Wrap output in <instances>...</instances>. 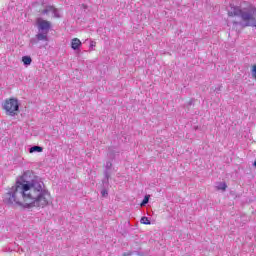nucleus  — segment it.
Here are the masks:
<instances>
[{
	"mask_svg": "<svg viewBox=\"0 0 256 256\" xmlns=\"http://www.w3.org/2000/svg\"><path fill=\"white\" fill-rule=\"evenodd\" d=\"M51 194L43 189V181L31 170L24 172L22 182H16L9 192L4 195V203L9 205H21L31 209L40 207L43 209L49 205Z\"/></svg>",
	"mask_w": 256,
	"mask_h": 256,
	"instance_id": "nucleus-1",
	"label": "nucleus"
},
{
	"mask_svg": "<svg viewBox=\"0 0 256 256\" xmlns=\"http://www.w3.org/2000/svg\"><path fill=\"white\" fill-rule=\"evenodd\" d=\"M241 19L244 27H256V8L253 6L244 8Z\"/></svg>",
	"mask_w": 256,
	"mask_h": 256,
	"instance_id": "nucleus-2",
	"label": "nucleus"
},
{
	"mask_svg": "<svg viewBox=\"0 0 256 256\" xmlns=\"http://www.w3.org/2000/svg\"><path fill=\"white\" fill-rule=\"evenodd\" d=\"M4 111H6V115L10 117H15L19 112V100L16 98H8L2 104Z\"/></svg>",
	"mask_w": 256,
	"mask_h": 256,
	"instance_id": "nucleus-3",
	"label": "nucleus"
},
{
	"mask_svg": "<svg viewBox=\"0 0 256 256\" xmlns=\"http://www.w3.org/2000/svg\"><path fill=\"white\" fill-rule=\"evenodd\" d=\"M48 35L49 33L47 32L38 31L35 37L30 39L31 45H37V43H39L40 41H45V42L49 41Z\"/></svg>",
	"mask_w": 256,
	"mask_h": 256,
	"instance_id": "nucleus-4",
	"label": "nucleus"
},
{
	"mask_svg": "<svg viewBox=\"0 0 256 256\" xmlns=\"http://www.w3.org/2000/svg\"><path fill=\"white\" fill-rule=\"evenodd\" d=\"M37 25L38 31H42L44 33H49V29H51V22L43 20L41 18L37 20Z\"/></svg>",
	"mask_w": 256,
	"mask_h": 256,
	"instance_id": "nucleus-5",
	"label": "nucleus"
},
{
	"mask_svg": "<svg viewBox=\"0 0 256 256\" xmlns=\"http://www.w3.org/2000/svg\"><path fill=\"white\" fill-rule=\"evenodd\" d=\"M42 13L43 15H52V17H56V18L61 17L59 15V10L53 6H48L46 9L42 11Z\"/></svg>",
	"mask_w": 256,
	"mask_h": 256,
	"instance_id": "nucleus-6",
	"label": "nucleus"
},
{
	"mask_svg": "<svg viewBox=\"0 0 256 256\" xmlns=\"http://www.w3.org/2000/svg\"><path fill=\"white\" fill-rule=\"evenodd\" d=\"M229 17H242L243 16V9L239 7H231V9L228 11Z\"/></svg>",
	"mask_w": 256,
	"mask_h": 256,
	"instance_id": "nucleus-7",
	"label": "nucleus"
},
{
	"mask_svg": "<svg viewBox=\"0 0 256 256\" xmlns=\"http://www.w3.org/2000/svg\"><path fill=\"white\" fill-rule=\"evenodd\" d=\"M71 47L74 51H77V49L81 47V40H79V38L72 39Z\"/></svg>",
	"mask_w": 256,
	"mask_h": 256,
	"instance_id": "nucleus-8",
	"label": "nucleus"
},
{
	"mask_svg": "<svg viewBox=\"0 0 256 256\" xmlns=\"http://www.w3.org/2000/svg\"><path fill=\"white\" fill-rule=\"evenodd\" d=\"M29 153H43V147H41V146H32L29 149Z\"/></svg>",
	"mask_w": 256,
	"mask_h": 256,
	"instance_id": "nucleus-9",
	"label": "nucleus"
},
{
	"mask_svg": "<svg viewBox=\"0 0 256 256\" xmlns=\"http://www.w3.org/2000/svg\"><path fill=\"white\" fill-rule=\"evenodd\" d=\"M105 167H106L105 178L109 179V177H110L109 170L111 169V167H113V163L108 161V162H106Z\"/></svg>",
	"mask_w": 256,
	"mask_h": 256,
	"instance_id": "nucleus-10",
	"label": "nucleus"
},
{
	"mask_svg": "<svg viewBox=\"0 0 256 256\" xmlns=\"http://www.w3.org/2000/svg\"><path fill=\"white\" fill-rule=\"evenodd\" d=\"M216 189H217L218 191H226V189H227V184L224 183V182H220V183L217 184Z\"/></svg>",
	"mask_w": 256,
	"mask_h": 256,
	"instance_id": "nucleus-11",
	"label": "nucleus"
},
{
	"mask_svg": "<svg viewBox=\"0 0 256 256\" xmlns=\"http://www.w3.org/2000/svg\"><path fill=\"white\" fill-rule=\"evenodd\" d=\"M32 59L30 56H24L22 57V62L24 63V65H30L32 63Z\"/></svg>",
	"mask_w": 256,
	"mask_h": 256,
	"instance_id": "nucleus-12",
	"label": "nucleus"
},
{
	"mask_svg": "<svg viewBox=\"0 0 256 256\" xmlns=\"http://www.w3.org/2000/svg\"><path fill=\"white\" fill-rule=\"evenodd\" d=\"M140 222L143 224V225H151V221H149V218L147 217H142Z\"/></svg>",
	"mask_w": 256,
	"mask_h": 256,
	"instance_id": "nucleus-13",
	"label": "nucleus"
},
{
	"mask_svg": "<svg viewBox=\"0 0 256 256\" xmlns=\"http://www.w3.org/2000/svg\"><path fill=\"white\" fill-rule=\"evenodd\" d=\"M149 195H146L141 203V207L147 205V203H149Z\"/></svg>",
	"mask_w": 256,
	"mask_h": 256,
	"instance_id": "nucleus-14",
	"label": "nucleus"
},
{
	"mask_svg": "<svg viewBox=\"0 0 256 256\" xmlns=\"http://www.w3.org/2000/svg\"><path fill=\"white\" fill-rule=\"evenodd\" d=\"M252 77L256 80V65L252 67Z\"/></svg>",
	"mask_w": 256,
	"mask_h": 256,
	"instance_id": "nucleus-15",
	"label": "nucleus"
},
{
	"mask_svg": "<svg viewBox=\"0 0 256 256\" xmlns=\"http://www.w3.org/2000/svg\"><path fill=\"white\" fill-rule=\"evenodd\" d=\"M102 197H105V195H107V190H102Z\"/></svg>",
	"mask_w": 256,
	"mask_h": 256,
	"instance_id": "nucleus-16",
	"label": "nucleus"
},
{
	"mask_svg": "<svg viewBox=\"0 0 256 256\" xmlns=\"http://www.w3.org/2000/svg\"><path fill=\"white\" fill-rule=\"evenodd\" d=\"M90 47H95V42H91Z\"/></svg>",
	"mask_w": 256,
	"mask_h": 256,
	"instance_id": "nucleus-17",
	"label": "nucleus"
}]
</instances>
